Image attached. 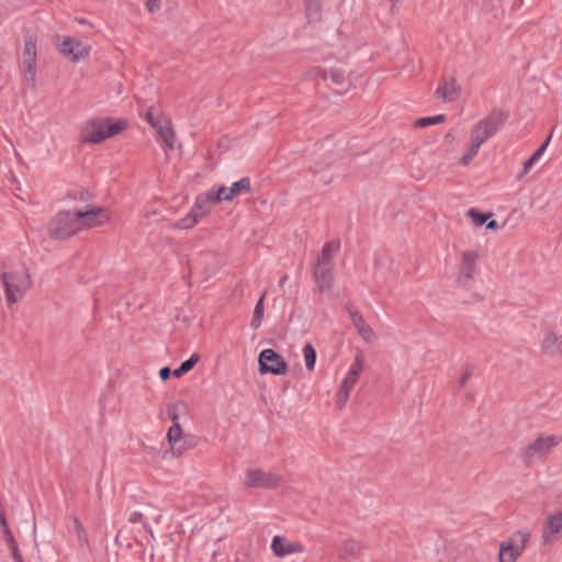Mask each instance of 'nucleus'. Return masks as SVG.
<instances>
[{
  "label": "nucleus",
  "instance_id": "nucleus-1",
  "mask_svg": "<svg viewBox=\"0 0 562 562\" xmlns=\"http://www.w3.org/2000/svg\"><path fill=\"white\" fill-rule=\"evenodd\" d=\"M507 120V113L499 109L492 110L485 117L476 122L470 131V146L460 158V164L467 166L477 154L480 147L493 137Z\"/></svg>",
  "mask_w": 562,
  "mask_h": 562
},
{
  "label": "nucleus",
  "instance_id": "nucleus-2",
  "mask_svg": "<svg viewBox=\"0 0 562 562\" xmlns=\"http://www.w3.org/2000/svg\"><path fill=\"white\" fill-rule=\"evenodd\" d=\"M0 279L9 306L22 300L33 284L31 269L25 263L8 267L1 273Z\"/></svg>",
  "mask_w": 562,
  "mask_h": 562
},
{
  "label": "nucleus",
  "instance_id": "nucleus-3",
  "mask_svg": "<svg viewBox=\"0 0 562 562\" xmlns=\"http://www.w3.org/2000/svg\"><path fill=\"white\" fill-rule=\"evenodd\" d=\"M127 121L123 119L97 117L87 121L81 130L82 144H101L127 128Z\"/></svg>",
  "mask_w": 562,
  "mask_h": 562
},
{
  "label": "nucleus",
  "instance_id": "nucleus-4",
  "mask_svg": "<svg viewBox=\"0 0 562 562\" xmlns=\"http://www.w3.org/2000/svg\"><path fill=\"white\" fill-rule=\"evenodd\" d=\"M37 35L30 31L26 32L20 57V70L23 82L32 90L37 88Z\"/></svg>",
  "mask_w": 562,
  "mask_h": 562
},
{
  "label": "nucleus",
  "instance_id": "nucleus-5",
  "mask_svg": "<svg viewBox=\"0 0 562 562\" xmlns=\"http://www.w3.org/2000/svg\"><path fill=\"white\" fill-rule=\"evenodd\" d=\"M531 539L528 529H519L499 543L498 562H517Z\"/></svg>",
  "mask_w": 562,
  "mask_h": 562
},
{
  "label": "nucleus",
  "instance_id": "nucleus-6",
  "mask_svg": "<svg viewBox=\"0 0 562 562\" xmlns=\"http://www.w3.org/2000/svg\"><path fill=\"white\" fill-rule=\"evenodd\" d=\"M539 539L543 548H552L562 541V509L544 514L540 522Z\"/></svg>",
  "mask_w": 562,
  "mask_h": 562
},
{
  "label": "nucleus",
  "instance_id": "nucleus-7",
  "mask_svg": "<svg viewBox=\"0 0 562 562\" xmlns=\"http://www.w3.org/2000/svg\"><path fill=\"white\" fill-rule=\"evenodd\" d=\"M55 47L59 55L71 63L87 60L92 50L89 44L67 35H57L55 37Z\"/></svg>",
  "mask_w": 562,
  "mask_h": 562
},
{
  "label": "nucleus",
  "instance_id": "nucleus-8",
  "mask_svg": "<svg viewBox=\"0 0 562 562\" xmlns=\"http://www.w3.org/2000/svg\"><path fill=\"white\" fill-rule=\"evenodd\" d=\"M77 213L70 211L58 212L48 224V235L53 239L64 240L79 232Z\"/></svg>",
  "mask_w": 562,
  "mask_h": 562
},
{
  "label": "nucleus",
  "instance_id": "nucleus-9",
  "mask_svg": "<svg viewBox=\"0 0 562 562\" xmlns=\"http://www.w3.org/2000/svg\"><path fill=\"white\" fill-rule=\"evenodd\" d=\"M561 442V438L554 435H540L529 442L521 451V459L529 464L535 459L544 460L551 449Z\"/></svg>",
  "mask_w": 562,
  "mask_h": 562
},
{
  "label": "nucleus",
  "instance_id": "nucleus-10",
  "mask_svg": "<svg viewBox=\"0 0 562 562\" xmlns=\"http://www.w3.org/2000/svg\"><path fill=\"white\" fill-rule=\"evenodd\" d=\"M480 257V248H468L460 252L457 274V282L460 285L465 286L473 282Z\"/></svg>",
  "mask_w": 562,
  "mask_h": 562
},
{
  "label": "nucleus",
  "instance_id": "nucleus-11",
  "mask_svg": "<svg viewBox=\"0 0 562 562\" xmlns=\"http://www.w3.org/2000/svg\"><path fill=\"white\" fill-rule=\"evenodd\" d=\"M322 78L324 80L329 79L336 87L348 89V76L346 69L340 65L336 64L329 67H315L306 71V79Z\"/></svg>",
  "mask_w": 562,
  "mask_h": 562
},
{
  "label": "nucleus",
  "instance_id": "nucleus-12",
  "mask_svg": "<svg viewBox=\"0 0 562 562\" xmlns=\"http://www.w3.org/2000/svg\"><path fill=\"white\" fill-rule=\"evenodd\" d=\"M281 483L282 479L273 472L248 469L245 473L244 485L249 488H277Z\"/></svg>",
  "mask_w": 562,
  "mask_h": 562
},
{
  "label": "nucleus",
  "instance_id": "nucleus-13",
  "mask_svg": "<svg viewBox=\"0 0 562 562\" xmlns=\"http://www.w3.org/2000/svg\"><path fill=\"white\" fill-rule=\"evenodd\" d=\"M79 231L91 229L105 225L110 221V213L102 206H88L76 211Z\"/></svg>",
  "mask_w": 562,
  "mask_h": 562
},
{
  "label": "nucleus",
  "instance_id": "nucleus-14",
  "mask_svg": "<svg viewBox=\"0 0 562 562\" xmlns=\"http://www.w3.org/2000/svg\"><path fill=\"white\" fill-rule=\"evenodd\" d=\"M259 372L284 375L288 372V364L284 359L273 349H265L258 358Z\"/></svg>",
  "mask_w": 562,
  "mask_h": 562
},
{
  "label": "nucleus",
  "instance_id": "nucleus-15",
  "mask_svg": "<svg viewBox=\"0 0 562 562\" xmlns=\"http://www.w3.org/2000/svg\"><path fill=\"white\" fill-rule=\"evenodd\" d=\"M540 353L550 359L562 358V331L548 329L539 342Z\"/></svg>",
  "mask_w": 562,
  "mask_h": 562
},
{
  "label": "nucleus",
  "instance_id": "nucleus-16",
  "mask_svg": "<svg viewBox=\"0 0 562 562\" xmlns=\"http://www.w3.org/2000/svg\"><path fill=\"white\" fill-rule=\"evenodd\" d=\"M271 550L278 558L291 554H300L305 551L304 546L299 541H290L283 536H274L271 542Z\"/></svg>",
  "mask_w": 562,
  "mask_h": 562
},
{
  "label": "nucleus",
  "instance_id": "nucleus-17",
  "mask_svg": "<svg viewBox=\"0 0 562 562\" xmlns=\"http://www.w3.org/2000/svg\"><path fill=\"white\" fill-rule=\"evenodd\" d=\"M160 139L168 149H173L176 145V133L172 127L171 120L165 115H160V122L153 126Z\"/></svg>",
  "mask_w": 562,
  "mask_h": 562
},
{
  "label": "nucleus",
  "instance_id": "nucleus-18",
  "mask_svg": "<svg viewBox=\"0 0 562 562\" xmlns=\"http://www.w3.org/2000/svg\"><path fill=\"white\" fill-rule=\"evenodd\" d=\"M363 371V352L358 350L355 360L348 370L346 378L341 383V387L351 391L353 385L358 382V379Z\"/></svg>",
  "mask_w": 562,
  "mask_h": 562
},
{
  "label": "nucleus",
  "instance_id": "nucleus-19",
  "mask_svg": "<svg viewBox=\"0 0 562 562\" xmlns=\"http://www.w3.org/2000/svg\"><path fill=\"white\" fill-rule=\"evenodd\" d=\"M252 191L251 180L248 177L241 178L240 180L233 182L231 187L224 186V201L231 202L235 198L250 193Z\"/></svg>",
  "mask_w": 562,
  "mask_h": 562
},
{
  "label": "nucleus",
  "instance_id": "nucleus-20",
  "mask_svg": "<svg viewBox=\"0 0 562 562\" xmlns=\"http://www.w3.org/2000/svg\"><path fill=\"white\" fill-rule=\"evenodd\" d=\"M362 543L353 538L342 540L337 549V555L340 560H350L361 553Z\"/></svg>",
  "mask_w": 562,
  "mask_h": 562
},
{
  "label": "nucleus",
  "instance_id": "nucleus-21",
  "mask_svg": "<svg viewBox=\"0 0 562 562\" xmlns=\"http://www.w3.org/2000/svg\"><path fill=\"white\" fill-rule=\"evenodd\" d=\"M314 278L321 292L328 291L333 281V266H314Z\"/></svg>",
  "mask_w": 562,
  "mask_h": 562
},
{
  "label": "nucleus",
  "instance_id": "nucleus-22",
  "mask_svg": "<svg viewBox=\"0 0 562 562\" xmlns=\"http://www.w3.org/2000/svg\"><path fill=\"white\" fill-rule=\"evenodd\" d=\"M458 94L459 87L457 86L454 80H446L436 90V95L447 102L453 101L458 97Z\"/></svg>",
  "mask_w": 562,
  "mask_h": 562
},
{
  "label": "nucleus",
  "instance_id": "nucleus-23",
  "mask_svg": "<svg viewBox=\"0 0 562 562\" xmlns=\"http://www.w3.org/2000/svg\"><path fill=\"white\" fill-rule=\"evenodd\" d=\"M323 4L319 1H306L304 2L305 18L308 23H318L322 20Z\"/></svg>",
  "mask_w": 562,
  "mask_h": 562
},
{
  "label": "nucleus",
  "instance_id": "nucleus-24",
  "mask_svg": "<svg viewBox=\"0 0 562 562\" xmlns=\"http://www.w3.org/2000/svg\"><path fill=\"white\" fill-rule=\"evenodd\" d=\"M552 138V134H550L543 144L524 162L522 172L518 176V179H522L533 167L535 162L541 157L547 147L549 146Z\"/></svg>",
  "mask_w": 562,
  "mask_h": 562
},
{
  "label": "nucleus",
  "instance_id": "nucleus-25",
  "mask_svg": "<svg viewBox=\"0 0 562 562\" xmlns=\"http://www.w3.org/2000/svg\"><path fill=\"white\" fill-rule=\"evenodd\" d=\"M338 247H339V245L337 243H334V241L327 243L323 247L315 265H317V266L324 265V266H333L334 267L333 258H334L335 252L338 250Z\"/></svg>",
  "mask_w": 562,
  "mask_h": 562
},
{
  "label": "nucleus",
  "instance_id": "nucleus-26",
  "mask_svg": "<svg viewBox=\"0 0 562 562\" xmlns=\"http://www.w3.org/2000/svg\"><path fill=\"white\" fill-rule=\"evenodd\" d=\"M345 311L348 314V317L355 327V329H358L360 326H363L367 324L364 317L361 315L359 310L356 307V305L351 302H348L345 304Z\"/></svg>",
  "mask_w": 562,
  "mask_h": 562
},
{
  "label": "nucleus",
  "instance_id": "nucleus-27",
  "mask_svg": "<svg viewBox=\"0 0 562 562\" xmlns=\"http://www.w3.org/2000/svg\"><path fill=\"white\" fill-rule=\"evenodd\" d=\"M200 218L198 215L190 211L184 217L180 218L173 224V227L178 229H190L199 223Z\"/></svg>",
  "mask_w": 562,
  "mask_h": 562
},
{
  "label": "nucleus",
  "instance_id": "nucleus-28",
  "mask_svg": "<svg viewBox=\"0 0 562 562\" xmlns=\"http://www.w3.org/2000/svg\"><path fill=\"white\" fill-rule=\"evenodd\" d=\"M200 360V356L198 353H193L188 360L181 363L179 368L172 371V374L176 378H180L187 372H189Z\"/></svg>",
  "mask_w": 562,
  "mask_h": 562
},
{
  "label": "nucleus",
  "instance_id": "nucleus-29",
  "mask_svg": "<svg viewBox=\"0 0 562 562\" xmlns=\"http://www.w3.org/2000/svg\"><path fill=\"white\" fill-rule=\"evenodd\" d=\"M303 357L306 369L312 372L316 363V351L311 344H306L303 347Z\"/></svg>",
  "mask_w": 562,
  "mask_h": 562
},
{
  "label": "nucleus",
  "instance_id": "nucleus-30",
  "mask_svg": "<svg viewBox=\"0 0 562 562\" xmlns=\"http://www.w3.org/2000/svg\"><path fill=\"white\" fill-rule=\"evenodd\" d=\"M191 211L194 212L198 215V217L201 220L210 214L211 209H210V204H207L205 202V200L199 194L195 198V201H194V204H193V207Z\"/></svg>",
  "mask_w": 562,
  "mask_h": 562
},
{
  "label": "nucleus",
  "instance_id": "nucleus-31",
  "mask_svg": "<svg viewBox=\"0 0 562 562\" xmlns=\"http://www.w3.org/2000/svg\"><path fill=\"white\" fill-rule=\"evenodd\" d=\"M263 301H265V294H262L260 296V299L258 300L256 306H255V310H254V314H252V319H251V327L252 328H259L261 323H262V318H263Z\"/></svg>",
  "mask_w": 562,
  "mask_h": 562
},
{
  "label": "nucleus",
  "instance_id": "nucleus-32",
  "mask_svg": "<svg viewBox=\"0 0 562 562\" xmlns=\"http://www.w3.org/2000/svg\"><path fill=\"white\" fill-rule=\"evenodd\" d=\"M359 337L368 345L374 344L376 340V334L373 328L367 323L356 329Z\"/></svg>",
  "mask_w": 562,
  "mask_h": 562
},
{
  "label": "nucleus",
  "instance_id": "nucleus-33",
  "mask_svg": "<svg viewBox=\"0 0 562 562\" xmlns=\"http://www.w3.org/2000/svg\"><path fill=\"white\" fill-rule=\"evenodd\" d=\"M207 204L220 203L224 201V186H220L216 190H210L200 194Z\"/></svg>",
  "mask_w": 562,
  "mask_h": 562
},
{
  "label": "nucleus",
  "instance_id": "nucleus-34",
  "mask_svg": "<svg viewBox=\"0 0 562 562\" xmlns=\"http://www.w3.org/2000/svg\"><path fill=\"white\" fill-rule=\"evenodd\" d=\"M467 216L471 220L474 226L479 227L485 224L486 221L492 216V214H484L476 209H470L467 212Z\"/></svg>",
  "mask_w": 562,
  "mask_h": 562
},
{
  "label": "nucleus",
  "instance_id": "nucleus-35",
  "mask_svg": "<svg viewBox=\"0 0 562 562\" xmlns=\"http://www.w3.org/2000/svg\"><path fill=\"white\" fill-rule=\"evenodd\" d=\"M182 434L183 431L180 424H172V426L168 429L167 440L171 449L175 447L177 442L181 440Z\"/></svg>",
  "mask_w": 562,
  "mask_h": 562
},
{
  "label": "nucleus",
  "instance_id": "nucleus-36",
  "mask_svg": "<svg viewBox=\"0 0 562 562\" xmlns=\"http://www.w3.org/2000/svg\"><path fill=\"white\" fill-rule=\"evenodd\" d=\"M445 121H446V116L443 114H438V115L429 116V117H420L415 121L414 126L415 127H427L429 125L443 123Z\"/></svg>",
  "mask_w": 562,
  "mask_h": 562
},
{
  "label": "nucleus",
  "instance_id": "nucleus-37",
  "mask_svg": "<svg viewBox=\"0 0 562 562\" xmlns=\"http://www.w3.org/2000/svg\"><path fill=\"white\" fill-rule=\"evenodd\" d=\"M72 521L78 541L80 542L81 546H88L89 538L83 525L81 524L77 516L72 518Z\"/></svg>",
  "mask_w": 562,
  "mask_h": 562
},
{
  "label": "nucleus",
  "instance_id": "nucleus-38",
  "mask_svg": "<svg viewBox=\"0 0 562 562\" xmlns=\"http://www.w3.org/2000/svg\"><path fill=\"white\" fill-rule=\"evenodd\" d=\"M184 408V404L181 402H175L168 405V416L172 420V424H180V413Z\"/></svg>",
  "mask_w": 562,
  "mask_h": 562
},
{
  "label": "nucleus",
  "instance_id": "nucleus-39",
  "mask_svg": "<svg viewBox=\"0 0 562 562\" xmlns=\"http://www.w3.org/2000/svg\"><path fill=\"white\" fill-rule=\"evenodd\" d=\"M350 391L340 386V390L336 396L335 406L336 409L341 411L348 402Z\"/></svg>",
  "mask_w": 562,
  "mask_h": 562
},
{
  "label": "nucleus",
  "instance_id": "nucleus-40",
  "mask_svg": "<svg viewBox=\"0 0 562 562\" xmlns=\"http://www.w3.org/2000/svg\"><path fill=\"white\" fill-rule=\"evenodd\" d=\"M7 541L9 543V547H10V550H11V554H12V558L14 559L15 562H24L23 559H22V555L19 551V548H18V544L14 540V537L13 535L11 533L10 536H7Z\"/></svg>",
  "mask_w": 562,
  "mask_h": 562
},
{
  "label": "nucleus",
  "instance_id": "nucleus-41",
  "mask_svg": "<svg viewBox=\"0 0 562 562\" xmlns=\"http://www.w3.org/2000/svg\"><path fill=\"white\" fill-rule=\"evenodd\" d=\"M161 8V0H147L146 9L149 13H156Z\"/></svg>",
  "mask_w": 562,
  "mask_h": 562
},
{
  "label": "nucleus",
  "instance_id": "nucleus-42",
  "mask_svg": "<svg viewBox=\"0 0 562 562\" xmlns=\"http://www.w3.org/2000/svg\"><path fill=\"white\" fill-rule=\"evenodd\" d=\"M145 117H146V121L150 124L151 127L154 125H156V123L160 122V115L156 116L154 114V108H149L148 109Z\"/></svg>",
  "mask_w": 562,
  "mask_h": 562
},
{
  "label": "nucleus",
  "instance_id": "nucleus-43",
  "mask_svg": "<svg viewBox=\"0 0 562 562\" xmlns=\"http://www.w3.org/2000/svg\"><path fill=\"white\" fill-rule=\"evenodd\" d=\"M128 521L132 524H138L143 521V514L138 512H134L130 515Z\"/></svg>",
  "mask_w": 562,
  "mask_h": 562
},
{
  "label": "nucleus",
  "instance_id": "nucleus-44",
  "mask_svg": "<svg viewBox=\"0 0 562 562\" xmlns=\"http://www.w3.org/2000/svg\"><path fill=\"white\" fill-rule=\"evenodd\" d=\"M171 374V371L168 367L161 368L159 371V375L161 380H167Z\"/></svg>",
  "mask_w": 562,
  "mask_h": 562
},
{
  "label": "nucleus",
  "instance_id": "nucleus-45",
  "mask_svg": "<svg viewBox=\"0 0 562 562\" xmlns=\"http://www.w3.org/2000/svg\"><path fill=\"white\" fill-rule=\"evenodd\" d=\"M486 228L491 231H495L498 228V223L495 220H492L486 223Z\"/></svg>",
  "mask_w": 562,
  "mask_h": 562
},
{
  "label": "nucleus",
  "instance_id": "nucleus-46",
  "mask_svg": "<svg viewBox=\"0 0 562 562\" xmlns=\"http://www.w3.org/2000/svg\"><path fill=\"white\" fill-rule=\"evenodd\" d=\"M470 374H471V373H470L469 371H467V372H464V373L462 374V376H461V379H460V385H461V386H463V385L467 383L468 379L470 378Z\"/></svg>",
  "mask_w": 562,
  "mask_h": 562
},
{
  "label": "nucleus",
  "instance_id": "nucleus-47",
  "mask_svg": "<svg viewBox=\"0 0 562 562\" xmlns=\"http://www.w3.org/2000/svg\"><path fill=\"white\" fill-rule=\"evenodd\" d=\"M143 527L151 537H154V531L148 524L144 522Z\"/></svg>",
  "mask_w": 562,
  "mask_h": 562
},
{
  "label": "nucleus",
  "instance_id": "nucleus-48",
  "mask_svg": "<svg viewBox=\"0 0 562 562\" xmlns=\"http://www.w3.org/2000/svg\"><path fill=\"white\" fill-rule=\"evenodd\" d=\"M286 280H288V276L282 277V278L280 279V281H279L280 286H283V285H284V283L286 282Z\"/></svg>",
  "mask_w": 562,
  "mask_h": 562
},
{
  "label": "nucleus",
  "instance_id": "nucleus-49",
  "mask_svg": "<svg viewBox=\"0 0 562 562\" xmlns=\"http://www.w3.org/2000/svg\"><path fill=\"white\" fill-rule=\"evenodd\" d=\"M391 2H396L397 0H390Z\"/></svg>",
  "mask_w": 562,
  "mask_h": 562
}]
</instances>
